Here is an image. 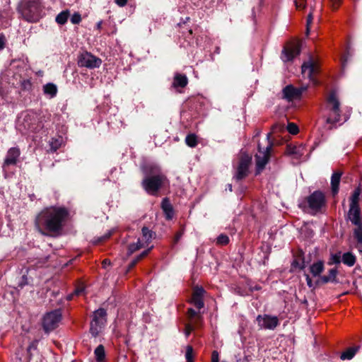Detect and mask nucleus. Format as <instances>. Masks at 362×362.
Wrapping results in <instances>:
<instances>
[{"instance_id": "obj_1", "label": "nucleus", "mask_w": 362, "mask_h": 362, "mask_svg": "<svg viewBox=\"0 0 362 362\" xmlns=\"http://www.w3.org/2000/svg\"><path fill=\"white\" fill-rule=\"evenodd\" d=\"M69 210L62 206H50L44 208L36 216L35 225L43 235H59L69 220Z\"/></svg>"}, {"instance_id": "obj_2", "label": "nucleus", "mask_w": 362, "mask_h": 362, "mask_svg": "<svg viewBox=\"0 0 362 362\" xmlns=\"http://www.w3.org/2000/svg\"><path fill=\"white\" fill-rule=\"evenodd\" d=\"M142 171L144 178L141 182V186L148 194L156 195L165 184L169 183L167 177L156 165H146L142 168Z\"/></svg>"}, {"instance_id": "obj_3", "label": "nucleus", "mask_w": 362, "mask_h": 362, "mask_svg": "<svg viewBox=\"0 0 362 362\" xmlns=\"http://www.w3.org/2000/svg\"><path fill=\"white\" fill-rule=\"evenodd\" d=\"M42 0H21L17 10L22 18L28 23H37L43 16Z\"/></svg>"}, {"instance_id": "obj_4", "label": "nucleus", "mask_w": 362, "mask_h": 362, "mask_svg": "<svg viewBox=\"0 0 362 362\" xmlns=\"http://www.w3.org/2000/svg\"><path fill=\"white\" fill-rule=\"evenodd\" d=\"M326 113V123L330 124L329 129L333 127L341 120V110L340 108V102L339 96L336 91H331L326 98L325 107Z\"/></svg>"}, {"instance_id": "obj_5", "label": "nucleus", "mask_w": 362, "mask_h": 362, "mask_svg": "<svg viewBox=\"0 0 362 362\" xmlns=\"http://www.w3.org/2000/svg\"><path fill=\"white\" fill-rule=\"evenodd\" d=\"M269 137L270 134H268L264 141V145L262 143L258 144V151L255 156L258 173L264 168L269 160L271 150L273 146V144L270 141Z\"/></svg>"}, {"instance_id": "obj_6", "label": "nucleus", "mask_w": 362, "mask_h": 362, "mask_svg": "<svg viewBox=\"0 0 362 362\" xmlns=\"http://www.w3.org/2000/svg\"><path fill=\"white\" fill-rule=\"evenodd\" d=\"M301 69L303 77L308 78L313 84H317L316 75L320 71V67L317 62L310 58L308 62L303 64Z\"/></svg>"}, {"instance_id": "obj_7", "label": "nucleus", "mask_w": 362, "mask_h": 362, "mask_svg": "<svg viewBox=\"0 0 362 362\" xmlns=\"http://www.w3.org/2000/svg\"><path fill=\"white\" fill-rule=\"evenodd\" d=\"M101 64L102 60L100 58L88 52L80 54L78 57V64L81 67L95 69L100 67Z\"/></svg>"}, {"instance_id": "obj_8", "label": "nucleus", "mask_w": 362, "mask_h": 362, "mask_svg": "<svg viewBox=\"0 0 362 362\" xmlns=\"http://www.w3.org/2000/svg\"><path fill=\"white\" fill-rule=\"evenodd\" d=\"M62 320V313L60 310L47 313L43 318V328L46 332L54 330Z\"/></svg>"}, {"instance_id": "obj_9", "label": "nucleus", "mask_w": 362, "mask_h": 362, "mask_svg": "<svg viewBox=\"0 0 362 362\" xmlns=\"http://www.w3.org/2000/svg\"><path fill=\"white\" fill-rule=\"evenodd\" d=\"M251 160L252 158L249 154L245 153H241L237 168V171L234 176V178L237 181L243 180L247 175Z\"/></svg>"}, {"instance_id": "obj_10", "label": "nucleus", "mask_w": 362, "mask_h": 362, "mask_svg": "<svg viewBox=\"0 0 362 362\" xmlns=\"http://www.w3.org/2000/svg\"><path fill=\"white\" fill-rule=\"evenodd\" d=\"M308 204L313 212H318L325 205L324 194L320 191L314 192L308 197Z\"/></svg>"}, {"instance_id": "obj_11", "label": "nucleus", "mask_w": 362, "mask_h": 362, "mask_svg": "<svg viewBox=\"0 0 362 362\" xmlns=\"http://www.w3.org/2000/svg\"><path fill=\"white\" fill-rule=\"evenodd\" d=\"M306 89V87L296 88L292 85H288L282 90V98L288 102L299 100Z\"/></svg>"}, {"instance_id": "obj_12", "label": "nucleus", "mask_w": 362, "mask_h": 362, "mask_svg": "<svg viewBox=\"0 0 362 362\" xmlns=\"http://www.w3.org/2000/svg\"><path fill=\"white\" fill-rule=\"evenodd\" d=\"M256 320L261 329H274L279 325V319L276 316L269 315H257Z\"/></svg>"}, {"instance_id": "obj_13", "label": "nucleus", "mask_w": 362, "mask_h": 362, "mask_svg": "<svg viewBox=\"0 0 362 362\" xmlns=\"http://www.w3.org/2000/svg\"><path fill=\"white\" fill-rule=\"evenodd\" d=\"M204 293L205 291L202 287H195L193 290L190 303L197 309H201L204 305L203 301V296Z\"/></svg>"}, {"instance_id": "obj_14", "label": "nucleus", "mask_w": 362, "mask_h": 362, "mask_svg": "<svg viewBox=\"0 0 362 362\" xmlns=\"http://www.w3.org/2000/svg\"><path fill=\"white\" fill-rule=\"evenodd\" d=\"M299 53V46L298 45H291L284 49L281 58L284 62L291 61Z\"/></svg>"}, {"instance_id": "obj_15", "label": "nucleus", "mask_w": 362, "mask_h": 362, "mask_svg": "<svg viewBox=\"0 0 362 362\" xmlns=\"http://www.w3.org/2000/svg\"><path fill=\"white\" fill-rule=\"evenodd\" d=\"M305 148L302 144L293 145L289 144L286 146V153L289 156H293L295 158H300L305 153Z\"/></svg>"}, {"instance_id": "obj_16", "label": "nucleus", "mask_w": 362, "mask_h": 362, "mask_svg": "<svg viewBox=\"0 0 362 362\" xmlns=\"http://www.w3.org/2000/svg\"><path fill=\"white\" fill-rule=\"evenodd\" d=\"M348 217L351 222L355 226L362 224L360 218V209L359 206H350Z\"/></svg>"}, {"instance_id": "obj_17", "label": "nucleus", "mask_w": 362, "mask_h": 362, "mask_svg": "<svg viewBox=\"0 0 362 362\" xmlns=\"http://www.w3.org/2000/svg\"><path fill=\"white\" fill-rule=\"evenodd\" d=\"M19 156L20 150L18 148H11L7 152L4 165H9L15 164Z\"/></svg>"}, {"instance_id": "obj_18", "label": "nucleus", "mask_w": 362, "mask_h": 362, "mask_svg": "<svg viewBox=\"0 0 362 362\" xmlns=\"http://www.w3.org/2000/svg\"><path fill=\"white\" fill-rule=\"evenodd\" d=\"M106 316V310L103 308H99L98 310H95L93 313V319L91 322L105 325V323L107 322Z\"/></svg>"}, {"instance_id": "obj_19", "label": "nucleus", "mask_w": 362, "mask_h": 362, "mask_svg": "<svg viewBox=\"0 0 362 362\" xmlns=\"http://www.w3.org/2000/svg\"><path fill=\"white\" fill-rule=\"evenodd\" d=\"M189 322L194 325H201L202 322V316L199 312H196L192 308H189L187 313Z\"/></svg>"}, {"instance_id": "obj_20", "label": "nucleus", "mask_w": 362, "mask_h": 362, "mask_svg": "<svg viewBox=\"0 0 362 362\" xmlns=\"http://www.w3.org/2000/svg\"><path fill=\"white\" fill-rule=\"evenodd\" d=\"M161 208L165 213L167 219L170 220L173 217V208L167 198L163 199L161 202Z\"/></svg>"}, {"instance_id": "obj_21", "label": "nucleus", "mask_w": 362, "mask_h": 362, "mask_svg": "<svg viewBox=\"0 0 362 362\" xmlns=\"http://www.w3.org/2000/svg\"><path fill=\"white\" fill-rule=\"evenodd\" d=\"M188 80L185 75L177 74L173 80V86L175 88L180 87L184 88L187 85Z\"/></svg>"}, {"instance_id": "obj_22", "label": "nucleus", "mask_w": 362, "mask_h": 362, "mask_svg": "<svg viewBox=\"0 0 362 362\" xmlns=\"http://www.w3.org/2000/svg\"><path fill=\"white\" fill-rule=\"evenodd\" d=\"M341 173L339 172L334 173L331 178V186L333 194H336L339 191V185L341 180Z\"/></svg>"}, {"instance_id": "obj_23", "label": "nucleus", "mask_w": 362, "mask_h": 362, "mask_svg": "<svg viewBox=\"0 0 362 362\" xmlns=\"http://www.w3.org/2000/svg\"><path fill=\"white\" fill-rule=\"evenodd\" d=\"M141 232L142 236L139 238L141 239V243H145V247H146L151 240L152 232L146 227H143Z\"/></svg>"}, {"instance_id": "obj_24", "label": "nucleus", "mask_w": 362, "mask_h": 362, "mask_svg": "<svg viewBox=\"0 0 362 362\" xmlns=\"http://www.w3.org/2000/svg\"><path fill=\"white\" fill-rule=\"evenodd\" d=\"M43 92L45 95H49L53 98L57 95V87L52 83H48L43 86Z\"/></svg>"}, {"instance_id": "obj_25", "label": "nucleus", "mask_w": 362, "mask_h": 362, "mask_svg": "<svg viewBox=\"0 0 362 362\" xmlns=\"http://www.w3.org/2000/svg\"><path fill=\"white\" fill-rule=\"evenodd\" d=\"M96 362H105V351L103 345L100 344L94 351Z\"/></svg>"}, {"instance_id": "obj_26", "label": "nucleus", "mask_w": 362, "mask_h": 362, "mask_svg": "<svg viewBox=\"0 0 362 362\" xmlns=\"http://www.w3.org/2000/svg\"><path fill=\"white\" fill-rule=\"evenodd\" d=\"M358 346H354V347H350L347 349L345 351H344L341 354V360H350L356 354V353L358 350Z\"/></svg>"}, {"instance_id": "obj_27", "label": "nucleus", "mask_w": 362, "mask_h": 362, "mask_svg": "<svg viewBox=\"0 0 362 362\" xmlns=\"http://www.w3.org/2000/svg\"><path fill=\"white\" fill-rule=\"evenodd\" d=\"M324 269L323 262L319 261L310 266V271L314 276H319Z\"/></svg>"}, {"instance_id": "obj_28", "label": "nucleus", "mask_w": 362, "mask_h": 362, "mask_svg": "<svg viewBox=\"0 0 362 362\" xmlns=\"http://www.w3.org/2000/svg\"><path fill=\"white\" fill-rule=\"evenodd\" d=\"M104 327L105 325H103L91 322L90 332L93 337H96L103 332Z\"/></svg>"}, {"instance_id": "obj_29", "label": "nucleus", "mask_w": 362, "mask_h": 362, "mask_svg": "<svg viewBox=\"0 0 362 362\" xmlns=\"http://www.w3.org/2000/svg\"><path fill=\"white\" fill-rule=\"evenodd\" d=\"M144 247H145V243H141V239L138 238L137 242L136 243L130 244L128 246L127 254L128 255H131L136 251Z\"/></svg>"}, {"instance_id": "obj_30", "label": "nucleus", "mask_w": 362, "mask_h": 362, "mask_svg": "<svg viewBox=\"0 0 362 362\" xmlns=\"http://www.w3.org/2000/svg\"><path fill=\"white\" fill-rule=\"evenodd\" d=\"M342 262L344 264L352 267L356 262V257L350 252H346L342 256Z\"/></svg>"}, {"instance_id": "obj_31", "label": "nucleus", "mask_w": 362, "mask_h": 362, "mask_svg": "<svg viewBox=\"0 0 362 362\" xmlns=\"http://www.w3.org/2000/svg\"><path fill=\"white\" fill-rule=\"evenodd\" d=\"M305 267V262L303 258L301 256L296 257L292 264H291V269H303Z\"/></svg>"}, {"instance_id": "obj_32", "label": "nucleus", "mask_w": 362, "mask_h": 362, "mask_svg": "<svg viewBox=\"0 0 362 362\" xmlns=\"http://www.w3.org/2000/svg\"><path fill=\"white\" fill-rule=\"evenodd\" d=\"M151 250V247L147 248L144 252H142L139 256H137L135 259H134L129 265V270L132 269L141 259L147 256Z\"/></svg>"}, {"instance_id": "obj_33", "label": "nucleus", "mask_w": 362, "mask_h": 362, "mask_svg": "<svg viewBox=\"0 0 362 362\" xmlns=\"http://www.w3.org/2000/svg\"><path fill=\"white\" fill-rule=\"evenodd\" d=\"M361 194V189L356 188L350 198V206H358L359 196Z\"/></svg>"}, {"instance_id": "obj_34", "label": "nucleus", "mask_w": 362, "mask_h": 362, "mask_svg": "<svg viewBox=\"0 0 362 362\" xmlns=\"http://www.w3.org/2000/svg\"><path fill=\"white\" fill-rule=\"evenodd\" d=\"M69 16V11H63L57 16L56 22L60 25H64L66 23Z\"/></svg>"}, {"instance_id": "obj_35", "label": "nucleus", "mask_w": 362, "mask_h": 362, "mask_svg": "<svg viewBox=\"0 0 362 362\" xmlns=\"http://www.w3.org/2000/svg\"><path fill=\"white\" fill-rule=\"evenodd\" d=\"M85 292V286L83 283H80L77 285L76 288L74 290V293L67 296V300H70L72 299L73 296H82Z\"/></svg>"}, {"instance_id": "obj_36", "label": "nucleus", "mask_w": 362, "mask_h": 362, "mask_svg": "<svg viewBox=\"0 0 362 362\" xmlns=\"http://www.w3.org/2000/svg\"><path fill=\"white\" fill-rule=\"evenodd\" d=\"M186 144L191 147L194 148L197 145V137L194 134H189L185 138Z\"/></svg>"}, {"instance_id": "obj_37", "label": "nucleus", "mask_w": 362, "mask_h": 362, "mask_svg": "<svg viewBox=\"0 0 362 362\" xmlns=\"http://www.w3.org/2000/svg\"><path fill=\"white\" fill-rule=\"evenodd\" d=\"M337 274V271L336 269H332L329 272V275L327 276H323L321 277V279L322 282L327 283L329 281H334L336 276Z\"/></svg>"}, {"instance_id": "obj_38", "label": "nucleus", "mask_w": 362, "mask_h": 362, "mask_svg": "<svg viewBox=\"0 0 362 362\" xmlns=\"http://www.w3.org/2000/svg\"><path fill=\"white\" fill-rule=\"evenodd\" d=\"M201 325H194L191 322H189L185 325V334L187 337L189 336L191 332L194 330V328L199 327Z\"/></svg>"}, {"instance_id": "obj_39", "label": "nucleus", "mask_w": 362, "mask_h": 362, "mask_svg": "<svg viewBox=\"0 0 362 362\" xmlns=\"http://www.w3.org/2000/svg\"><path fill=\"white\" fill-rule=\"evenodd\" d=\"M356 226V228L354 230V236L358 243H362V224Z\"/></svg>"}, {"instance_id": "obj_40", "label": "nucleus", "mask_w": 362, "mask_h": 362, "mask_svg": "<svg viewBox=\"0 0 362 362\" xmlns=\"http://www.w3.org/2000/svg\"><path fill=\"white\" fill-rule=\"evenodd\" d=\"M185 358L187 362L193 361V348L192 346H187L186 347Z\"/></svg>"}, {"instance_id": "obj_41", "label": "nucleus", "mask_w": 362, "mask_h": 362, "mask_svg": "<svg viewBox=\"0 0 362 362\" xmlns=\"http://www.w3.org/2000/svg\"><path fill=\"white\" fill-rule=\"evenodd\" d=\"M229 242V238L227 235L221 234L217 238V243L219 245H227Z\"/></svg>"}, {"instance_id": "obj_42", "label": "nucleus", "mask_w": 362, "mask_h": 362, "mask_svg": "<svg viewBox=\"0 0 362 362\" xmlns=\"http://www.w3.org/2000/svg\"><path fill=\"white\" fill-rule=\"evenodd\" d=\"M287 130L291 134H296L298 132V127L294 123H288Z\"/></svg>"}, {"instance_id": "obj_43", "label": "nucleus", "mask_w": 362, "mask_h": 362, "mask_svg": "<svg viewBox=\"0 0 362 362\" xmlns=\"http://www.w3.org/2000/svg\"><path fill=\"white\" fill-rule=\"evenodd\" d=\"M313 13L310 12L308 16L307 22H306V35H307L309 34L310 27L313 23Z\"/></svg>"}, {"instance_id": "obj_44", "label": "nucleus", "mask_w": 362, "mask_h": 362, "mask_svg": "<svg viewBox=\"0 0 362 362\" xmlns=\"http://www.w3.org/2000/svg\"><path fill=\"white\" fill-rule=\"evenodd\" d=\"M81 21V15L78 13H75L71 18V22L73 24H78Z\"/></svg>"}, {"instance_id": "obj_45", "label": "nucleus", "mask_w": 362, "mask_h": 362, "mask_svg": "<svg viewBox=\"0 0 362 362\" xmlns=\"http://www.w3.org/2000/svg\"><path fill=\"white\" fill-rule=\"evenodd\" d=\"M306 0H294V3L297 9H303L305 7Z\"/></svg>"}, {"instance_id": "obj_46", "label": "nucleus", "mask_w": 362, "mask_h": 362, "mask_svg": "<svg viewBox=\"0 0 362 362\" xmlns=\"http://www.w3.org/2000/svg\"><path fill=\"white\" fill-rule=\"evenodd\" d=\"M51 150L56 151L60 146V143L57 139H52L50 142Z\"/></svg>"}, {"instance_id": "obj_47", "label": "nucleus", "mask_w": 362, "mask_h": 362, "mask_svg": "<svg viewBox=\"0 0 362 362\" xmlns=\"http://www.w3.org/2000/svg\"><path fill=\"white\" fill-rule=\"evenodd\" d=\"M341 2L342 0H329L330 6L333 10L337 9L339 7Z\"/></svg>"}, {"instance_id": "obj_48", "label": "nucleus", "mask_w": 362, "mask_h": 362, "mask_svg": "<svg viewBox=\"0 0 362 362\" xmlns=\"http://www.w3.org/2000/svg\"><path fill=\"white\" fill-rule=\"evenodd\" d=\"M332 263L338 264L341 262V256L339 254L333 255L331 257Z\"/></svg>"}, {"instance_id": "obj_49", "label": "nucleus", "mask_w": 362, "mask_h": 362, "mask_svg": "<svg viewBox=\"0 0 362 362\" xmlns=\"http://www.w3.org/2000/svg\"><path fill=\"white\" fill-rule=\"evenodd\" d=\"M211 362H218V353L216 351L212 352Z\"/></svg>"}, {"instance_id": "obj_50", "label": "nucleus", "mask_w": 362, "mask_h": 362, "mask_svg": "<svg viewBox=\"0 0 362 362\" xmlns=\"http://www.w3.org/2000/svg\"><path fill=\"white\" fill-rule=\"evenodd\" d=\"M128 0H115V2L120 7L124 6Z\"/></svg>"}, {"instance_id": "obj_51", "label": "nucleus", "mask_w": 362, "mask_h": 362, "mask_svg": "<svg viewBox=\"0 0 362 362\" xmlns=\"http://www.w3.org/2000/svg\"><path fill=\"white\" fill-rule=\"evenodd\" d=\"M5 46V37L4 35H0V49L4 48Z\"/></svg>"}, {"instance_id": "obj_52", "label": "nucleus", "mask_w": 362, "mask_h": 362, "mask_svg": "<svg viewBox=\"0 0 362 362\" xmlns=\"http://www.w3.org/2000/svg\"><path fill=\"white\" fill-rule=\"evenodd\" d=\"M305 279H306V281H307V284L309 287H312L313 286V281H312V279L310 277V276L308 274H305Z\"/></svg>"}, {"instance_id": "obj_53", "label": "nucleus", "mask_w": 362, "mask_h": 362, "mask_svg": "<svg viewBox=\"0 0 362 362\" xmlns=\"http://www.w3.org/2000/svg\"><path fill=\"white\" fill-rule=\"evenodd\" d=\"M22 280H23V282L21 283V286H23V285H25L28 284V279H27V276L25 275H23V277H22Z\"/></svg>"}, {"instance_id": "obj_54", "label": "nucleus", "mask_w": 362, "mask_h": 362, "mask_svg": "<svg viewBox=\"0 0 362 362\" xmlns=\"http://www.w3.org/2000/svg\"><path fill=\"white\" fill-rule=\"evenodd\" d=\"M182 235V232H179L176 234L175 235V242H177L179 240V239L181 238V236Z\"/></svg>"}, {"instance_id": "obj_55", "label": "nucleus", "mask_w": 362, "mask_h": 362, "mask_svg": "<svg viewBox=\"0 0 362 362\" xmlns=\"http://www.w3.org/2000/svg\"><path fill=\"white\" fill-rule=\"evenodd\" d=\"M101 25H102V21H99L98 23H97V29L100 30L101 28Z\"/></svg>"}, {"instance_id": "obj_56", "label": "nucleus", "mask_w": 362, "mask_h": 362, "mask_svg": "<svg viewBox=\"0 0 362 362\" xmlns=\"http://www.w3.org/2000/svg\"><path fill=\"white\" fill-rule=\"evenodd\" d=\"M103 264L105 266V264H110V262L107 259H105L103 260Z\"/></svg>"}, {"instance_id": "obj_57", "label": "nucleus", "mask_w": 362, "mask_h": 362, "mask_svg": "<svg viewBox=\"0 0 362 362\" xmlns=\"http://www.w3.org/2000/svg\"><path fill=\"white\" fill-rule=\"evenodd\" d=\"M228 189H229L230 191H232V185H229Z\"/></svg>"}, {"instance_id": "obj_58", "label": "nucleus", "mask_w": 362, "mask_h": 362, "mask_svg": "<svg viewBox=\"0 0 362 362\" xmlns=\"http://www.w3.org/2000/svg\"><path fill=\"white\" fill-rule=\"evenodd\" d=\"M189 33L192 34V30H189Z\"/></svg>"}]
</instances>
